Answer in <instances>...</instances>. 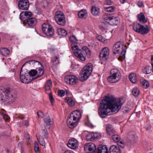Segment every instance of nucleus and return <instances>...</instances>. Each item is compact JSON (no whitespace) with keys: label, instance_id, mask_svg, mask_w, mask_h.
Returning a JSON list of instances; mask_svg holds the SVG:
<instances>
[{"label":"nucleus","instance_id":"1","mask_svg":"<svg viewBox=\"0 0 153 153\" xmlns=\"http://www.w3.org/2000/svg\"><path fill=\"white\" fill-rule=\"evenodd\" d=\"M122 99H115L107 95L103 98L100 103L98 113L102 118H105L111 111L118 112L123 104Z\"/></svg>","mask_w":153,"mask_h":153},{"label":"nucleus","instance_id":"2","mask_svg":"<svg viewBox=\"0 0 153 153\" xmlns=\"http://www.w3.org/2000/svg\"><path fill=\"white\" fill-rule=\"evenodd\" d=\"M81 113L80 111L75 110L70 114L67 120V124L70 128H73L76 126L77 123L80 119Z\"/></svg>","mask_w":153,"mask_h":153},{"label":"nucleus","instance_id":"3","mask_svg":"<svg viewBox=\"0 0 153 153\" xmlns=\"http://www.w3.org/2000/svg\"><path fill=\"white\" fill-rule=\"evenodd\" d=\"M15 99L14 93L11 89L7 88L3 90L0 96V101L1 103L5 101L13 102Z\"/></svg>","mask_w":153,"mask_h":153},{"label":"nucleus","instance_id":"4","mask_svg":"<svg viewBox=\"0 0 153 153\" xmlns=\"http://www.w3.org/2000/svg\"><path fill=\"white\" fill-rule=\"evenodd\" d=\"M120 71L117 69L114 68L111 71L110 75L107 78L108 81L111 83L118 82L121 78Z\"/></svg>","mask_w":153,"mask_h":153},{"label":"nucleus","instance_id":"5","mask_svg":"<svg viewBox=\"0 0 153 153\" xmlns=\"http://www.w3.org/2000/svg\"><path fill=\"white\" fill-rule=\"evenodd\" d=\"M122 45L120 42H117L114 45L112 48L113 53L116 54L121 51V53L119 59H120V60L123 61L125 58V55L126 51L125 49H123Z\"/></svg>","mask_w":153,"mask_h":153},{"label":"nucleus","instance_id":"6","mask_svg":"<svg viewBox=\"0 0 153 153\" xmlns=\"http://www.w3.org/2000/svg\"><path fill=\"white\" fill-rule=\"evenodd\" d=\"M133 28L135 31L141 34H146L150 31L147 26L145 27L139 23H134Z\"/></svg>","mask_w":153,"mask_h":153},{"label":"nucleus","instance_id":"7","mask_svg":"<svg viewBox=\"0 0 153 153\" xmlns=\"http://www.w3.org/2000/svg\"><path fill=\"white\" fill-rule=\"evenodd\" d=\"M55 19L58 25L64 26L65 25V16L63 13L61 11H58L55 14Z\"/></svg>","mask_w":153,"mask_h":153},{"label":"nucleus","instance_id":"8","mask_svg":"<svg viewBox=\"0 0 153 153\" xmlns=\"http://www.w3.org/2000/svg\"><path fill=\"white\" fill-rule=\"evenodd\" d=\"M72 49L75 56L79 59L82 61H85V56L83 53V51L81 50L78 48V46L74 45L72 46Z\"/></svg>","mask_w":153,"mask_h":153},{"label":"nucleus","instance_id":"9","mask_svg":"<svg viewBox=\"0 0 153 153\" xmlns=\"http://www.w3.org/2000/svg\"><path fill=\"white\" fill-rule=\"evenodd\" d=\"M43 33L48 36H51L54 34V30L52 27L49 24L44 23L42 25Z\"/></svg>","mask_w":153,"mask_h":153},{"label":"nucleus","instance_id":"10","mask_svg":"<svg viewBox=\"0 0 153 153\" xmlns=\"http://www.w3.org/2000/svg\"><path fill=\"white\" fill-rule=\"evenodd\" d=\"M78 78L74 75H68L66 76L65 78V82L68 84L74 85L78 82Z\"/></svg>","mask_w":153,"mask_h":153},{"label":"nucleus","instance_id":"11","mask_svg":"<svg viewBox=\"0 0 153 153\" xmlns=\"http://www.w3.org/2000/svg\"><path fill=\"white\" fill-rule=\"evenodd\" d=\"M19 8L23 10H27L29 7L28 0H19L18 2Z\"/></svg>","mask_w":153,"mask_h":153},{"label":"nucleus","instance_id":"12","mask_svg":"<svg viewBox=\"0 0 153 153\" xmlns=\"http://www.w3.org/2000/svg\"><path fill=\"white\" fill-rule=\"evenodd\" d=\"M84 150L85 151H88L89 153H95L96 148L95 145L92 143H87L84 146Z\"/></svg>","mask_w":153,"mask_h":153},{"label":"nucleus","instance_id":"13","mask_svg":"<svg viewBox=\"0 0 153 153\" xmlns=\"http://www.w3.org/2000/svg\"><path fill=\"white\" fill-rule=\"evenodd\" d=\"M92 72L83 69L79 75V80L82 81L86 80L89 77Z\"/></svg>","mask_w":153,"mask_h":153},{"label":"nucleus","instance_id":"14","mask_svg":"<svg viewBox=\"0 0 153 153\" xmlns=\"http://www.w3.org/2000/svg\"><path fill=\"white\" fill-rule=\"evenodd\" d=\"M32 13L30 11H23L21 12L19 16L20 20L23 21H25L31 16Z\"/></svg>","mask_w":153,"mask_h":153},{"label":"nucleus","instance_id":"15","mask_svg":"<svg viewBox=\"0 0 153 153\" xmlns=\"http://www.w3.org/2000/svg\"><path fill=\"white\" fill-rule=\"evenodd\" d=\"M28 75H26V73L25 74L22 71V68H21L20 73V81L24 83H28L31 80L28 79Z\"/></svg>","mask_w":153,"mask_h":153},{"label":"nucleus","instance_id":"16","mask_svg":"<svg viewBox=\"0 0 153 153\" xmlns=\"http://www.w3.org/2000/svg\"><path fill=\"white\" fill-rule=\"evenodd\" d=\"M109 54V50L108 48H104L101 51L100 54V57L102 59H106Z\"/></svg>","mask_w":153,"mask_h":153},{"label":"nucleus","instance_id":"17","mask_svg":"<svg viewBox=\"0 0 153 153\" xmlns=\"http://www.w3.org/2000/svg\"><path fill=\"white\" fill-rule=\"evenodd\" d=\"M100 137V134L97 132H94L90 133L86 136V140L88 141H93L95 139Z\"/></svg>","mask_w":153,"mask_h":153},{"label":"nucleus","instance_id":"18","mask_svg":"<svg viewBox=\"0 0 153 153\" xmlns=\"http://www.w3.org/2000/svg\"><path fill=\"white\" fill-rule=\"evenodd\" d=\"M67 146L71 149H76L78 147V142L76 139L73 138L68 141Z\"/></svg>","mask_w":153,"mask_h":153},{"label":"nucleus","instance_id":"19","mask_svg":"<svg viewBox=\"0 0 153 153\" xmlns=\"http://www.w3.org/2000/svg\"><path fill=\"white\" fill-rule=\"evenodd\" d=\"M97 153H108L106 145H99L97 151Z\"/></svg>","mask_w":153,"mask_h":153},{"label":"nucleus","instance_id":"20","mask_svg":"<svg viewBox=\"0 0 153 153\" xmlns=\"http://www.w3.org/2000/svg\"><path fill=\"white\" fill-rule=\"evenodd\" d=\"M53 123V119L50 118L48 115L46 116L44 119V125L45 127L52 125Z\"/></svg>","mask_w":153,"mask_h":153},{"label":"nucleus","instance_id":"21","mask_svg":"<svg viewBox=\"0 0 153 153\" xmlns=\"http://www.w3.org/2000/svg\"><path fill=\"white\" fill-rule=\"evenodd\" d=\"M106 130L107 134L111 136L115 134V131L112 125L110 124H108L106 127Z\"/></svg>","mask_w":153,"mask_h":153},{"label":"nucleus","instance_id":"22","mask_svg":"<svg viewBox=\"0 0 153 153\" xmlns=\"http://www.w3.org/2000/svg\"><path fill=\"white\" fill-rule=\"evenodd\" d=\"M27 24L30 27H33L35 26L36 24V19L33 18H29L26 20Z\"/></svg>","mask_w":153,"mask_h":153},{"label":"nucleus","instance_id":"23","mask_svg":"<svg viewBox=\"0 0 153 153\" xmlns=\"http://www.w3.org/2000/svg\"><path fill=\"white\" fill-rule=\"evenodd\" d=\"M137 17L140 22L143 24L145 23L147 21V19L145 18L144 14L142 13H141L139 14L138 15Z\"/></svg>","mask_w":153,"mask_h":153},{"label":"nucleus","instance_id":"24","mask_svg":"<svg viewBox=\"0 0 153 153\" xmlns=\"http://www.w3.org/2000/svg\"><path fill=\"white\" fill-rule=\"evenodd\" d=\"M110 153H121V151L119 147L112 145L109 149Z\"/></svg>","mask_w":153,"mask_h":153},{"label":"nucleus","instance_id":"25","mask_svg":"<svg viewBox=\"0 0 153 153\" xmlns=\"http://www.w3.org/2000/svg\"><path fill=\"white\" fill-rule=\"evenodd\" d=\"M129 78L130 80L132 83H136L137 82V76L134 73H131L129 76Z\"/></svg>","mask_w":153,"mask_h":153},{"label":"nucleus","instance_id":"26","mask_svg":"<svg viewBox=\"0 0 153 153\" xmlns=\"http://www.w3.org/2000/svg\"><path fill=\"white\" fill-rule=\"evenodd\" d=\"M119 23L118 17L114 16L112 15L111 19L109 22V24L111 25H117Z\"/></svg>","mask_w":153,"mask_h":153},{"label":"nucleus","instance_id":"27","mask_svg":"<svg viewBox=\"0 0 153 153\" xmlns=\"http://www.w3.org/2000/svg\"><path fill=\"white\" fill-rule=\"evenodd\" d=\"M91 12L94 16H99L100 14V10L99 8L93 6L91 8Z\"/></svg>","mask_w":153,"mask_h":153},{"label":"nucleus","instance_id":"28","mask_svg":"<svg viewBox=\"0 0 153 153\" xmlns=\"http://www.w3.org/2000/svg\"><path fill=\"white\" fill-rule=\"evenodd\" d=\"M52 82L51 80H48L45 84L44 88L45 90H50L52 87Z\"/></svg>","mask_w":153,"mask_h":153},{"label":"nucleus","instance_id":"29","mask_svg":"<svg viewBox=\"0 0 153 153\" xmlns=\"http://www.w3.org/2000/svg\"><path fill=\"white\" fill-rule=\"evenodd\" d=\"M65 101L70 107H73L75 105V102L71 98L67 97L65 99Z\"/></svg>","mask_w":153,"mask_h":153},{"label":"nucleus","instance_id":"30","mask_svg":"<svg viewBox=\"0 0 153 153\" xmlns=\"http://www.w3.org/2000/svg\"><path fill=\"white\" fill-rule=\"evenodd\" d=\"M79 17L81 18H85L87 16V12L86 10H83L79 11L78 13Z\"/></svg>","mask_w":153,"mask_h":153},{"label":"nucleus","instance_id":"31","mask_svg":"<svg viewBox=\"0 0 153 153\" xmlns=\"http://www.w3.org/2000/svg\"><path fill=\"white\" fill-rule=\"evenodd\" d=\"M10 52L9 50L6 48H2L0 49V53L3 56H6L9 54Z\"/></svg>","mask_w":153,"mask_h":153},{"label":"nucleus","instance_id":"32","mask_svg":"<svg viewBox=\"0 0 153 153\" xmlns=\"http://www.w3.org/2000/svg\"><path fill=\"white\" fill-rule=\"evenodd\" d=\"M57 33L59 35L63 36H65L67 34L66 31L62 28H59L57 29Z\"/></svg>","mask_w":153,"mask_h":153},{"label":"nucleus","instance_id":"33","mask_svg":"<svg viewBox=\"0 0 153 153\" xmlns=\"http://www.w3.org/2000/svg\"><path fill=\"white\" fill-rule=\"evenodd\" d=\"M29 74L28 76H30V78H32L31 79H30V80H32V79H35L34 78L35 77H36V70H31L28 73Z\"/></svg>","mask_w":153,"mask_h":153},{"label":"nucleus","instance_id":"34","mask_svg":"<svg viewBox=\"0 0 153 153\" xmlns=\"http://www.w3.org/2000/svg\"><path fill=\"white\" fill-rule=\"evenodd\" d=\"M82 49L83 51H84L85 52L88 58H90L91 55V53L90 50L86 46L82 47Z\"/></svg>","mask_w":153,"mask_h":153},{"label":"nucleus","instance_id":"35","mask_svg":"<svg viewBox=\"0 0 153 153\" xmlns=\"http://www.w3.org/2000/svg\"><path fill=\"white\" fill-rule=\"evenodd\" d=\"M36 70V77H35L34 79L38 78L42 76L44 73V71L41 68H39L37 69Z\"/></svg>","mask_w":153,"mask_h":153},{"label":"nucleus","instance_id":"36","mask_svg":"<svg viewBox=\"0 0 153 153\" xmlns=\"http://www.w3.org/2000/svg\"><path fill=\"white\" fill-rule=\"evenodd\" d=\"M111 17H112V15L111 14H105L104 16V19L105 21L107 22L109 24V22L111 18Z\"/></svg>","mask_w":153,"mask_h":153},{"label":"nucleus","instance_id":"37","mask_svg":"<svg viewBox=\"0 0 153 153\" xmlns=\"http://www.w3.org/2000/svg\"><path fill=\"white\" fill-rule=\"evenodd\" d=\"M132 92L134 96L137 97L140 94V90L138 88L135 87L133 89Z\"/></svg>","mask_w":153,"mask_h":153},{"label":"nucleus","instance_id":"38","mask_svg":"<svg viewBox=\"0 0 153 153\" xmlns=\"http://www.w3.org/2000/svg\"><path fill=\"white\" fill-rule=\"evenodd\" d=\"M152 68L149 66H146L144 68L143 71V73L146 74H149L151 72Z\"/></svg>","mask_w":153,"mask_h":153},{"label":"nucleus","instance_id":"39","mask_svg":"<svg viewBox=\"0 0 153 153\" xmlns=\"http://www.w3.org/2000/svg\"><path fill=\"white\" fill-rule=\"evenodd\" d=\"M37 138L39 144L42 146H45V143L44 139L40 136H37Z\"/></svg>","mask_w":153,"mask_h":153},{"label":"nucleus","instance_id":"40","mask_svg":"<svg viewBox=\"0 0 153 153\" xmlns=\"http://www.w3.org/2000/svg\"><path fill=\"white\" fill-rule=\"evenodd\" d=\"M59 58L58 56H56L55 58L52 59L51 62L52 63L53 65L55 66L59 63Z\"/></svg>","mask_w":153,"mask_h":153},{"label":"nucleus","instance_id":"41","mask_svg":"<svg viewBox=\"0 0 153 153\" xmlns=\"http://www.w3.org/2000/svg\"><path fill=\"white\" fill-rule=\"evenodd\" d=\"M92 65L91 63H89L86 65L83 68L84 70L89 71L92 72Z\"/></svg>","mask_w":153,"mask_h":153},{"label":"nucleus","instance_id":"42","mask_svg":"<svg viewBox=\"0 0 153 153\" xmlns=\"http://www.w3.org/2000/svg\"><path fill=\"white\" fill-rule=\"evenodd\" d=\"M115 7L113 6H108L105 7L104 8L105 10L108 12H112L114 11Z\"/></svg>","mask_w":153,"mask_h":153},{"label":"nucleus","instance_id":"43","mask_svg":"<svg viewBox=\"0 0 153 153\" xmlns=\"http://www.w3.org/2000/svg\"><path fill=\"white\" fill-rule=\"evenodd\" d=\"M111 136L112 140L117 143L118 142V141H119L120 140V137L118 135L114 134Z\"/></svg>","mask_w":153,"mask_h":153},{"label":"nucleus","instance_id":"44","mask_svg":"<svg viewBox=\"0 0 153 153\" xmlns=\"http://www.w3.org/2000/svg\"><path fill=\"white\" fill-rule=\"evenodd\" d=\"M142 85L143 88H146L149 86V83L146 80H144L142 82Z\"/></svg>","mask_w":153,"mask_h":153},{"label":"nucleus","instance_id":"45","mask_svg":"<svg viewBox=\"0 0 153 153\" xmlns=\"http://www.w3.org/2000/svg\"><path fill=\"white\" fill-rule=\"evenodd\" d=\"M136 138L137 137L136 135L134 134H130L129 137V140L131 141H134L136 139Z\"/></svg>","mask_w":153,"mask_h":153},{"label":"nucleus","instance_id":"46","mask_svg":"<svg viewBox=\"0 0 153 153\" xmlns=\"http://www.w3.org/2000/svg\"><path fill=\"white\" fill-rule=\"evenodd\" d=\"M69 40L73 43H74L77 41V39L76 38L75 36H70L69 38Z\"/></svg>","mask_w":153,"mask_h":153},{"label":"nucleus","instance_id":"47","mask_svg":"<svg viewBox=\"0 0 153 153\" xmlns=\"http://www.w3.org/2000/svg\"><path fill=\"white\" fill-rule=\"evenodd\" d=\"M42 133L44 134V137L45 138H47L48 137V134L46 128H45V129L42 130Z\"/></svg>","mask_w":153,"mask_h":153},{"label":"nucleus","instance_id":"48","mask_svg":"<svg viewBox=\"0 0 153 153\" xmlns=\"http://www.w3.org/2000/svg\"><path fill=\"white\" fill-rule=\"evenodd\" d=\"M97 38L98 40L102 42H105V38H104L101 35H99L97 37Z\"/></svg>","mask_w":153,"mask_h":153},{"label":"nucleus","instance_id":"49","mask_svg":"<svg viewBox=\"0 0 153 153\" xmlns=\"http://www.w3.org/2000/svg\"><path fill=\"white\" fill-rule=\"evenodd\" d=\"M1 113L2 116L4 118L5 120H9L10 117L7 115L6 114L4 113L3 112H1Z\"/></svg>","mask_w":153,"mask_h":153},{"label":"nucleus","instance_id":"50","mask_svg":"<svg viewBox=\"0 0 153 153\" xmlns=\"http://www.w3.org/2000/svg\"><path fill=\"white\" fill-rule=\"evenodd\" d=\"M49 97L51 103L52 105H53V103L54 102V100L51 93L49 94Z\"/></svg>","mask_w":153,"mask_h":153},{"label":"nucleus","instance_id":"51","mask_svg":"<svg viewBox=\"0 0 153 153\" xmlns=\"http://www.w3.org/2000/svg\"><path fill=\"white\" fill-rule=\"evenodd\" d=\"M65 92L63 90L59 91H58V94L60 97L63 96L65 94Z\"/></svg>","mask_w":153,"mask_h":153},{"label":"nucleus","instance_id":"52","mask_svg":"<svg viewBox=\"0 0 153 153\" xmlns=\"http://www.w3.org/2000/svg\"><path fill=\"white\" fill-rule=\"evenodd\" d=\"M37 114L39 118H42L44 116V113L41 111H38L37 113Z\"/></svg>","mask_w":153,"mask_h":153},{"label":"nucleus","instance_id":"53","mask_svg":"<svg viewBox=\"0 0 153 153\" xmlns=\"http://www.w3.org/2000/svg\"><path fill=\"white\" fill-rule=\"evenodd\" d=\"M117 144L120 146L122 148H123L125 147V145L123 143L122 141H118V142H117Z\"/></svg>","mask_w":153,"mask_h":153},{"label":"nucleus","instance_id":"54","mask_svg":"<svg viewBox=\"0 0 153 153\" xmlns=\"http://www.w3.org/2000/svg\"><path fill=\"white\" fill-rule=\"evenodd\" d=\"M34 150L36 152H38L39 150V147L38 144H37L36 143L34 146Z\"/></svg>","mask_w":153,"mask_h":153},{"label":"nucleus","instance_id":"55","mask_svg":"<svg viewBox=\"0 0 153 153\" xmlns=\"http://www.w3.org/2000/svg\"><path fill=\"white\" fill-rule=\"evenodd\" d=\"M123 112L124 113L127 112L129 111V110L126 107H124L123 109Z\"/></svg>","mask_w":153,"mask_h":153},{"label":"nucleus","instance_id":"56","mask_svg":"<svg viewBox=\"0 0 153 153\" xmlns=\"http://www.w3.org/2000/svg\"><path fill=\"white\" fill-rule=\"evenodd\" d=\"M87 125L89 127L93 128L94 127L93 125L91 123L88 122L87 123Z\"/></svg>","mask_w":153,"mask_h":153},{"label":"nucleus","instance_id":"57","mask_svg":"<svg viewBox=\"0 0 153 153\" xmlns=\"http://www.w3.org/2000/svg\"><path fill=\"white\" fill-rule=\"evenodd\" d=\"M143 3L142 1H139L138 2V6L140 7L142 6Z\"/></svg>","mask_w":153,"mask_h":153},{"label":"nucleus","instance_id":"58","mask_svg":"<svg viewBox=\"0 0 153 153\" xmlns=\"http://www.w3.org/2000/svg\"><path fill=\"white\" fill-rule=\"evenodd\" d=\"M27 140H29L30 139V135L29 134H26L25 136Z\"/></svg>","mask_w":153,"mask_h":153},{"label":"nucleus","instance_id":"59","mask_svg":"<svg viewBox=\"0 0 153 153\" xmlns=\"http://www.w3.org/2000/svg\"><path fill=\"white\" fill-rule=\"evenodd\" d=\"M64 153H73V152L70 150H67L65 151Z\"/></svg>","mask_w":153,"mask_h":153},{"label":"nucleus","instance_id":"60","mask_svg":"<svg viewBox=\"0 0 153 153\" xmlns=\"http://www.w3.org/2000/svg\"><path fill=\"white\" fill-rule=\"evenodd\" d=\"M19 118L21 119H23L24 118V116L22 115H19Z\"/></svg>","mask_w":153,"mask_h":153},{"label":"nucleus","instance_id":"61","mask_svg":"<svg viewBox=\"0 0 153 153\" xmlns=\"http://www.w3.org/2000/svg\"><path fill=\"white\" fill-rule=\"evenodd\" d=\"M25 125L26 126H28V122L27 121L25 120Z\"/></svg>","mask_w":153,"mask_h":153},{"label":"nucleus","instance_id":"62","mask_svg":"<svg viewBox=\"0 0 153 153\" xmlns=\"http://www.w3.org/2000/svg\"><path fill=\"white\" fill-rule=\"evenodd\" d=\"M151 65H153V55L152 56V57L151 58Z\"/></svg>","mask_w":153,"mask_h":153},{"label":"nucleus","instance_id":"63","mask_svg":"<svg viewBox=\"0 0 153 153\" xmlns=\"http://www.w3.org/2000/svg\"><path fill=\"white\" fill-rule=\"evenodd\" d=\"M126 0H120V1L121 2V3H123V4L124 3Z\"/></svg>","mask_w":153,"mask_h":153},{"label":"nucleus","instance_id":"64","mask_svg":"<svg viewBox=\"0 0 153 153\" xmlns=\"http://www.w3.org/2000/svg\"><path fill=\"white\" fill-rule=\"evenodd\" d=\"M107 3L108 4H110L111 3V1L110 0H108L107 1Z\"/></svg>","mask_w":153,"mask_h":153}]
</instances>
